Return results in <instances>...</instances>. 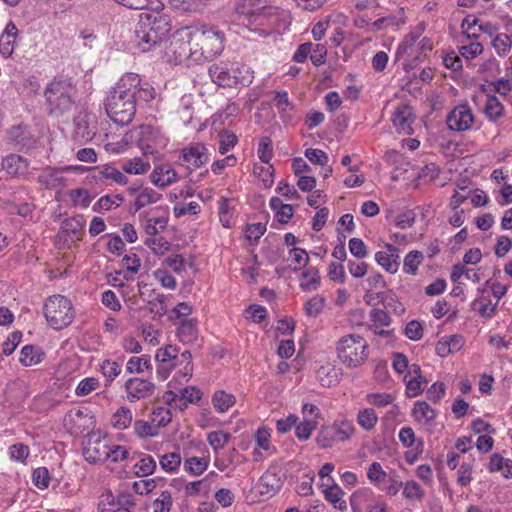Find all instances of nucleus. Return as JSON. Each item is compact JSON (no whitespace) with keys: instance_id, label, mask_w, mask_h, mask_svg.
I'll list each match as a JSON object with an SVG mask.
<instances>
[{"instance_id":"nucleus-1","label":"nucleus","mask_w":512,"mask_h":512,"mask_svg":"<svg viewBox=\"0 0 512 512\" xmlns=\"http://www.w3.org/2000/svg\"><path fill=\"white\" fill-rule=\"evenodd\" d=\"M224 46V32L212 25L183 28L171 42L177 58L194 62L213 60L223 52Z\"/></svg>"},{"instance_id":"nucleus-2","label":"nucleus","mask_w":512,"mask_h":512,"mask_svg":"<svg viewBox=\"0 0 512 512\" xmlns=\"http://www.w3.org/2000/svg\"><path fill=\"white\" fill-rule=\"evenodd\" d=\"M163 4L156 1L151 10L142 12L135 30V45L142 52H148L161 44L171 31L170 17L163 13Z\"/></svg>"},{"instance_id":"nucleus-3","label":"nucleus","mask_w":512,"mask_h":512,"mask_svg":"<svg viewBox=\"0 0 512 512\" xmlns=\"http://www.w3.org/2000/svg\"><path fill=\"white\" fill-rule=\"evenodd\" d=\"M134 87V82L129 77L122 76L106 98L105 110L116 124L127 125L133 120L136 113Z\"/></svg>"},{"instance_id":"nucleus-4","label":"nucleus","mask_w":512,"mask_h":512,"mask_svg":"<svg viewBox=\"0 0 512 512\" xmlns=\"http://www.w3.org/2000/svg\"><path fill=\"white\" fill-rule=\"evenodd\" d=\"M77 88L70 78H54L44 89L48 114L59 118L68 114L75 105Z\"/></svg>"},{"instance_id":"nucleus-5","label":"nucleus","mask_w":512,"mask_h":512,"mask_svg":"<svg viewBox=\"0 0 512 512\" xmlns=\"http://www.w3.org/2000/svg\"><path fill=\"white\" fill-rule=\"evenodd\" d=\"M237 20L243 25H265L278 14V9L268 5V0H236Z\"/></svg>"},{"instance_id":"nucleus-6","label":"nucleus","mask_w":512,"mask_h":512,"mask_svg":"<svg viewBox=\"0 0 512 512\" xmlns=\"http://www.w3.org/2000/svg\"><path fill=\"white\" fill-rule=\"evenodd\" d=\"M339 360L349 368L361 366L368 358V344L358 334L341 337L336 345Z\"/></svg>"},{"instance_id":"nucleus-7","label":"nucleus","mask_w":512,"mask_h":512,"mask_svg":"<svg viewBox=\"0 0 512 512\" xmlns=\"http://www.w3.org/2000/svg\"><path fill=\"white\" fill-rule=\"evenodd\" d=\"M44 315L48 324L55 330L69 326L75 312L71 301L63 295L50 296L44 303Z\"/></svg>"},{"instance_id":"nucleus-8","label":"nucleus","mask_w":512,"mask_h":512,"mask_svg":"<svg viewBox=\"0 0 512 512\" xmlns=\"http://www.w3.org/2000/svg\"><path fill=\"white\" fill-rule=\"evenodd\" d=\"M355 433L352 422L343 420L321 427L316 442L322 448H331L335 443L349 440Z\"/></svg>"},{"instance_id":"nucleus-9","label":"nucleus","mask_w":512,"mask_h":512,"mask_svg":"<svg viewBox=\"0 0 512 512\" xmlns=\"http://www.w3.org/2000/svg\"><path fill=\"white\" fill-rule=\"evenodd\" d=\"M131 138L135 140L144 155L157 153L166 145V139L150 125H141L133 129Z\"/></svg>"},{"instance_id":"nucleus-10","label":"nucleus","mask_w":512,"mask_h":512,"mask_svg":"<svg viewBox=\"0 0 512 512\" xmlns=\"http://www.w3.org/2000/svg\"><path fill=\"white\" fill-rule=\"evenodd\" d=\"M211 80L221 87H233L237 85L245 86L244 80H240L238 77L239 70L231 71L225 63H215L208 69Z\"/></svg>"},{"instance_id":"nucleus-11","label":"nucleus","mask_w":512,"mask_h":512,"mask_svg":"<svg viewBox=\"0 0 512 512\" xmlns=\"http://www.w3.org/2000/svg\"><path fill=\"white\" fill-rule=\"evenodd\" d=\"M96 117L86 111H80L74 118V137L80 142L92 140L96 135Z\"/></svg>"},{"instance_id":"nucleus-12","label":"nucleus","mask_w":512,"mask_h":512,"mask_svg":"<svg viewBox=\"0 0 512 512\" xmlns=\"http://www.w3.org/2000/svg\"><path fill=\"white\" fill-rule=\"evenodd\" d=\"M474 116L468 105H458L447 116L446 124L452 131L463 132L472 127Z\"/></svg>"},{"instance_id":"nucleus-13","label":"nucleus","mask_w":512,"mask_h":512,"mask_svg":"<svg viewBox=\"0 0 512 512\" xmlns=\"http://www.w3.org/2000/svg\"><path fill=\"white\" fill-rule=\"evenodd\" d=\"M125 389L128 401L133 403L152 397L155 392V385L148 380L135 377L126 381Z\"/></svg>"},{"instance_id":"nucleus-14","label":"nucleus","mask_w":512,"mask_h":512,"mask_svg":"<svg viewBox=\"0 0 512 512\" xmlns=\"http://www.w3.org/2000/svg\"><path fill=\"white\" fill-rule=\"evenodd\" d=\"M109 439L96 437L89 439L83 455L89 463H103L109 459Z\"/></svg>"},{"instance_id":"nucleus-15","label":"nucleus","mask_w":512,"mask_h":512,"mask_svg":"<svg viewBox=\"0 0 512 512\" xmlns=\"http://www.w3.org/2000/svg\"><path fill=\"white\" fill-rule=\"evenodd\" d=\"M76 167L67 166L64 168H44L38 176V183L47 189H59L66 186V179L63 173L75 170Z\"/></svg>"},{"instance_id":"nucleus-16","label":"nucleus","mask_w":512,"mask_h":512,"mask_svg":"<svg viewBox=\"0 0 512 512\" xmlns=\"http://www.w3.org/2000/svg\"><path fill=\"white\" fill-rule=\"evenodd\" d=\"M8 140L20 150H29L36 144V139L27 125L18 124L7 130Z\"/></svg>"},{"instance_id":"nucleus-17","label":"nucleus","mask_w":512,"mask_h":512,"mask_svg":"<svg viewBox=\"0 0 512 512\" xmlns=\"http://www.w3.org/2000/svg\"><path fill=\"white\" fill-rule=\"evenodd\" d=\"M182 160L189 171L199 168L209 160L207 149L203 144L196 143L182 151Z\"/></svg>"},{"instance_id":"nucleus-18","label":"nucleus","mask_w":512,"mask_h":512,"mask_svg":"<svg viewBox=\"0 0 512 512\" xmlns=\"http://www.w3.org/2000/svg\"><path fill=\"white\" fill-rule=\"evenodd\" d=\"M415 116L412 107L407 104H400L393 113L392 122L398 133L411 135L413 133L412 124Z\"/></svg>"},{"instance_id":"nucleus-19","label":"nucleus","mask_w":512,"mask_h":512,"mask_svg":"<svg viewBox=\"0 0 512 512\" xmlns=\"http://www.w3.org/2000/svg\"><path fill=\"white\" fill-rule=\"evenodd\" d=\"M201 391L194 387H185L180 390L179 394L173 391H167L164 394V398L168 403H175V406L183 409L188 403H194L201 399Z\"/></svg>"},{"instance_id":"nucleus-20","label":"nucleus","mask_w":512,"mask_h":512,"mask_svg":"<svg viewBox=\"0 0 512 512\" xmlns=\"http://www.w3.org/2000/svg\"><path fill=\"white\" fill-rule=\"evenodd\" d=\"M1 166L8 175L19 178L27 175L30 163L21 155L12 153L2 159Z\"/></svg>"},{"instance_id":"nucleus-21","label":"nucleus","mask_w":512,"mask_h":512,"mask_svg":"<svg viewBox=\"0 0 512 512\" xmlns=\"http://www.w3.org/2000/svg\"><path fill=\"white\" fill-rule=\"evenodd\" d=\"M123 76L129 77L134 82L133 98L136 105L141 102H149L155 98V89L149 83H142L139 75L127 73Z\"/></svg>"},{"instance_id":"nucleus-22","label":"nucleus","mask_w":512,"mask_h":512,"mask_svg":"<svg viewBox=\"0 0 512 512\" xmlns=\"http://www.w3.org/2000/svg\"><path fill=\"white\" fill-rule=\"evenodd\" d=\"M282 485V476L275 471L268 470L260 478L258 489L261 495L272 496L281 489Z\"/></svg>"},{"instance_id":"nucleus-23","label":"nucleus","mask_w":512,"mask_h":512,"mask_svg":"<svg viewBox=\"0 0 512 512\" xmlns=\"http://www.w3.org/2000/svg\"><path fill=\"white\" fill-rule=\"evenodd\" d=\"M18 28L14 22L10 21L0 36V53L5 58L10 57L15 49L18 37Z\"/></svg>"},{"instance_id":"nucleus-24","label":"nucleus","mask_w":512,"mask_h":512,"mask_svg":"<svg viewBox=\"0 0 512 512\" xmlns=\"http://www.w3.org/2000/svg\"><path fill=\"white\" fill-rule=\"evenodd\" d=\"M92 178L97 182L111 180L120 185H126L128 178L118 169L110 165L94 168Z\"/></svg>"},{"instance_id":"nucleus-25","label":"nucleus","mask_w":512,"mask_h":512,"mask_svg":"<svg viewBox=\"0 0 512 512\" xmlns=\"http://www.w3.org/2000/svg\"><path fill=\"white\" fill-rule=\"evenodd\" d=\"M150 178L155 186L164 188L177 181V173L169 165L161 164L155 167Z\"/></svg>"},{"instance_id":"nucleus-26","label":"nucleus","mask_w":512,"mask_h":512,"mask_svg":"<svg viewBox=\"0 0 512 512\" xmlns=\"http://www.w3.org/2000/svg\"><path fill=\"white\" fill-rule=\"evenodd\" d=\"M316 376L323 387L334 386L340 379L339 370L331 363L320 366L316 372Z\"/></svg>"},{"instance_id":"nucleus-27","label":"nucleus","mask_w":512,"mask_h":512,"mask_svg":"<svg viewBox=\"0 0 512 512\" xmlns=\"http://www.w3.org/2000/svg\"><path fill=\"white\" fill-rule=\"evenodd\" d=\"M177 335L181 342L193 343L198 338L197 321L195 319H184L180 322Z\"/></svg>"},{"instance_id":"nucleus-28","label":"nucleus","mask_w":512,"mask_h":512,"mask_svg":"<svg viewBox=\"0 0 512 512\" xmlns=\"http://www.w3.org/2000/svg\"><path fill=\"white\" fill-rule=\"evenodd\" d=\"M412 415L421 423H429L436 417V411L425 401H418L414 404Z\"/></svg>"},{"instance_id":"nucleus-29","label":"nucleus","mask_w":512,"mask_h":512,"mask_svg":"<svg viewBox=\"0 0 512 512\" xmlns=\"http://www.w3.org/2000/svg\"><path fill=\"white\" fill-rule=\"evenodd\" d=\"M400 256L396 254H388V252L378 251L375 254V260L378 265L383 267L387 272L394 274L398 271Z\"/></svg>"},{"instance_id":"nucleus-30","label":"nucleus","mask_w":512,"mask_h":512,"mask_svg":"<svg viewBox=\"0 0 512 512\" xmlns=\"http://www.w3.org/2000/svg\"><path fill=\"white\" fill-rule=\"evenodd\" d=\"M211 489L210 481L207 477L201 480L188 482L184 484V493L188 497H197L207 495Z\"/></svg>"},{"instance_id":"nucleus-31","label":"nucleus","mask_w":512,"mask_h":512,"mask_svg":"<svg viewBox=\"0 0 512 512\" xmlns=\"http://www.w3.org/2000/svg\"><path fill=\"white\" fill-rule=\"evenodd\" d=\"M84 222L82 217L66 219L62 223L63 232L72 235V241H79L82 238Z\"/></svg>"},{"instance_id":"nucleus-32","label":"nucleus","mask_w":512,"mask_h":512,"mask_svg":"<svg viewBox=\"0 0 512 512\" xmlns=\"http://www.w3.org/2000/svg\"><path fill=\"white\" fill-rule=\"evenodd\" d=\"M504 106L496 96H489L484 106V113L492 122H497L503 116Z\"/></svg>"},{"instance_id":"nucleus-33","label":"nucleus","mask_w":512,"mask_h":512,"mask_svg":"<svg viewBox=\"0 0 512 512\" xmlns=\"http://www.w3.org/2000/svg\"><path fill=\"white\" fill-rule=\"evenodd\" d=\"M44 353L37 347L26 345L21 350L20 362L24 366H32L43 360Z\"/></svg>"},{"instance_id":"nucleus-34","label":"nucleus","mask_w":512,"mask_h":512,"mask_svg":"<svg viewBox=\"0 0 512 512\" xmlns=\"http://www.w3.org/2000/svg\"><path fill=\"white\" fill-rule=\"evenodd\" d=\"M209 465V459L206 457H189L184 461V469L193 476H199L204 473Z\"/></svg>"},{"instance_id":"nucleus-35","label":"nucleus","mask_w":512,"mask_h":512,"mask_svg":"<svg viewBox=\"0 0 512 512\" xmlns=\"http://www.w3.org/2000/svg\"><path fill=\"white\" fill-rule=\"evenodd\" d=\"M320 285V275L317 269L309 268L302 273L300 288L303 291H314Z\"/></svg>"},{"instance_id":"nucleus-36","label":"nucleus","mask_w":512,"mask_h":512,"mask_svg":"<svg viewBox=\"0 0 512 512\" xmlns=\"http://www.w3.org/2000/svg\"><path fill=\"white\" fill-rule=\"evenodd\" d=\"M162 198V195L151 188H143L135 199L136 211L143 207L156 203Z\"/></svg>"},{"instance_id":"nucleus-37","label":"nucleus","mask_w":512,"mask_h":512,"mask_svg":"<svg viewBox=\"0 0 512 512\" xmlns=\"http://www.w3.org/2000/svg\"><path fill=\"white\" fill-rule=\"evenodd\" d=\"M150 169V163L139 157L129 159L122 165V170L131 175H142Z\"/></svg>"},{"instance_id":"nucleus-38","label":"nucleus","mask_w":512,"mask_h":512,"mask_svg":"<svg viewBox=\"0 0 512 512\" xmlns=\"http://www.w3.org/2000/svg\"><path fill=\"white\" fill-rule=\"evenodd\" d=\"M323 492L325 499L332 503L335 508L339 510L346 509V502L342 499L344 493L338 485L328 486Z\"/></svg>"},{"instance_id":"nucleus-39","label":"nucleus","mask_w":512,"mask_h":512,"mask_svg":"<svg viewBox=\"0 0 512 512\" xmlns=\"http://www.w3.org/2000/svg\"><path fill=\"white\" fill-rule=\"evenodd\" d=\"M424 255L418 250L409 252L403 261V271L406 274L415 275L419 265L422 263Z\"/></svg>"},{"instance_id":"nucleus-40","label":"nucleus","mask_w":512,"mask_h":512,"mask_svg":"<svg viewBox=\"0 0 512 512\" xmlns=\"http://www.w3.org/2000/svg\"><path fill=\"white\" fill-rule=\"evenodd\" d=\"M491 44L499 57H505L511 50L512 39L505 33H497Z\"/></svg>"},{"instance_id":"nucleus-41","label":"nucleus","mask_w":512,"mask_h":512,"mask_svg":"<svg viewBox=\"0 0 512 512\" xmlns=\"http://www.w3.org/2000/svg\"><path fill=\"white\" fill-rule=\"evenodd\" d=\"M133 420L132 411L128 407H120L112 415V425L120 430L126 429L130 426Z\"/></svg>"},{"instance_id":"nucleus-42","label":"nucleus","mask_w":512,"mask_h":512,"mask_svg":"<svg viewBox=\"0 0 512 512\" xmlns=\"http://www.w3.org/2000/svg\"><path fill=\"white\" fill-rule=\"evenodd\" d=\"M378 422V416L372 408L359 410L357 414V423L366 431L372 430Z\"/></svg>"},{"instance_id":"nucleus-43","label":"nucleus","mask_w":512,"mask_h":512,"mask_svg":"<svg viewBox=\"0 0 512 512\" xmlns=\"http://www.w3.org/2000/svg\"><path fill=\"white\" fill-rule=\"evenodd\" d=\"M212 403L216 410L223 413L235 403V397L223 390H219L214 393Z\"/></svg>"},{"instance_id":"nucleus-44","label":"nucleus","mask_w":512,"mask_h":512,"mask_svg":"<svg viewBox=\"0 0 512 512\" xmlns=\"http://www.w3.org/2000/svg\"><path fill=\"white\" fill-rule=\"evenodd\" d=\"M422 32H423L422 25H419L414 31L410 32L398 46L396 56L400 57V56L408 53L409 50H411L413 48L414 44L419 39Z\"/></svg>"},{"instance_id":"nucleus-45","label":"nucleus","mask_w":512,"mask_h":512,"mask_svg":"<svg viewBox=\"0 0 512 512\" xmlns=\"http://www.w3.org/2000/svg\"><path fill=\"white\" fill-rule=\"evenodd\" d=\"M156 467L154 458L151 455H145L134 465L135 474L138 477L148 476L154 473Z\"/></svg>"},{"instance_id":"nucleus-46","label":"nucleus","mask_w":512,"mask_h":512,"mask_svg":"<svg viewBox=\"0 0 512 512\" xmlns=\"http://www.w3.org/2000/svg\"><path fill=\"white\" fill-rule=\"evenodd\" d=\"M159 464L165 472L173 473L181 465V456L176 452L166 453L160 457Z\"/></svg>"},{"instance_id":"nucleus-47","label":"nucleus","mask_w":512,"mask_h":512,"mask_svg":"<svg viewBox=\"0 0 512 512\" xmlns=\"http://www.w3.org/2000/svg\"><path fill=\"white\" fill-rule=\"evenodd\" d=\"M171 7L181 13H193L202 9L200 0H169Z\"/></svg>"},{"instance_id":"nucleus-48","label":"nucleus","mask_w":512,"mask_h":512,"mask_svg":"<svg viewBox=\"0 0 512 512\" xmlns=\"http://www.w3.org/2000/svg\"><path fill=\"white\" fill-rule=\"evenodd\" d=\"M168 223V216L154 217L147 220L145 231L148 235L154 236L162 232Z\"/></svg>"},{"instance_id":"nucleus-49","label":"nucleus","mask_w":512,"mask_h":512,"mask_svg":"<svg viewBox=\"0 0 512 512\" xmlns=\"http://www.w3.org/2000/svg\"><path fill=\"white\" fill-rule=\"evenodd\" d=\"M134 432L139 436V437H154L156 435H158V431L156 429V425H154L151 422H148V421H144V420H136L134 422Z\"/></svg>"},{"instance_id":"nucleus-50","label":"nucleus","mask_w":512,"mask_h":512,"mask_svg":"<svg viewBox=\"0 0 512 512\" xmlns=\"http://www.w3.org/2000/svg\"><path fill=\"white\" fill-rule=\"evenodd\" d=\"M178 352L175 346L167 345L157 351L155 358L159 363H175V360H178Z\"/></svg>"},{"instance_id":"nucleus-51","label":"nucleus","mask_w":512,"mask_h":512,"mask_svg":"<svg viewBox=\"0 0 512 512\" xmlns=\"http://www.w3.org/2000/svg\"><path fill=\"white\" fill-rule=\"evenodd\" d=\"M172 420L171 411L164 407H158L154 409L152 413V423L156 425V429L158 430L160 427H165Z\"/></svg>"},{"instance_id":"nucleus-52","label":"nucleus","mask_w":512,"mask_h":512,"mask_svg":"<svg viewBox=\"0 0 512 512\" xmlns=\"http://www.w3.org/2000/svg\"><path fill=\"white\" fill-rule=\"evenodd\" d=\"M325 306V298L316 295L305 303V313L310 317L318 316Z\"/></svg>"},{"instance_id":"nucleus-53","label":"nucleus","mask_w":512,"mask_h":512,"mask_svg":"<svg viewBox=\"0 0 512 512\" xmlns=\"http://www.w3.org/2000/svg\"><path fill=\"white\" fill-rule=\"evenodd\" d=\"M101 371L108 383H111L121 372V366L111 360H104L101 364Z\"/></svg>"},{"instance_id":"nucleus-54","label":"nucleus","mask_w":512,"mask_h":512,"mask_svg":"<svg viewBox=\"0 0 512 512\" xmlns=\"http://www.w3.org/2000/svg\"><path fill=\"white\" fill-rule=\"evenodd\" d=\"M171 506L172 496L168 491H163L152 503L153 512H170Z\"/></svg>"},{"instance_id":"nucleus-55","label":"nucleus","mask_w":512,"mask_h":512,"mask_svg":"<svg viewBox=\"0 0 512 512\" xmlns=\"http://www.w3.org/2000/svg\"><path fill=\"white\" fill-rule=\"evenodd\" d=\"M369 404L381 408L386 407L394 401V397L388 393H370L366 396Z\"/></svg>"},{"instance_id":"nucleus-56","label":"nucleus","mask_w":512,"mask_h":512,"mask_svg":"<svg viewBox=\"0 0 512 512\" xmlns=\"http://www.w3.org/2000/svg\"><path fill=\"white\" fill-rule=\"evenodd\" d=\"M127 371L129 373H141L150 368V360L145 357H132L127 362Z\"/></svg>"},{"instance_id":"nucleus-57","label":"nucleus","mask_w":512,"mask_h":512,"mask_svg":"<svg viewBox=\"0 0 512 512\" xmlns=\"http://www.w3.org/2000/svg\"><path fill=\"white\" fill-rule=\"evenodd\" d=\"M258 156L263 163H269L273 157L272 141L269 137H262L258 146Z\"/></svg>"},{"instance_id":"nucleus-58","label":"nucleus","mask_w":512,"mask_h":512,"mask_svg":"<svg viewBox=\"0 0 512 512\" xmlns=\"http://www.w3.org/2000/svg\"><path fill=\"white\" fill-rule=\"evenodd\" d=\"M231 201L226 198H221L219 201V218L222 225L226 228L231 227Z\"/></svg>"},{"instance_id":"nucleus-59","label":"nucleus","mask_w":512,"mask_h":512,"mask_svg":"<svg viewBox=\"0 0 512 512\" xmlns=\"http://www.w3.org/2000/svg\"><path fill=\"white\" fill-rule=\"evenodd\" d=\"M317 422L314 420H304L296 425V436L299 440H307L316 429Z\"/></svg>"},{"instance_id":"nucleus-60","label":"nucleus","mask_w":512,"mask_h":512,"mask_svg":"<svg viewBox=\"0 0 512 512\" xmlns=\"http://www.w3.org/2000/svg\"><path fill=\"white\" fill-rule=\"evenodd\" d=\"M230 436L223 431H213L207 436V441L214 450H219L228 442Z\"/></svg>"},{"instance_id":"nucleus-61","label":"nucleus","mask_w":512,"mask_h":512,"mask_svg":"<svg viewBox=\"0 0 512 512\" xmlns=\"http://www.w3.org/2000/svg\"><path fill=\"white\" fill-rule=\"evenodd\" d=\"M124 201V198L117 194V195H105V196H102L98 202H97V206L99 207V209H102V210H110L112 209L113 207H118L120 206Z\"/></svg>"},{"instance_id":"nucleus-62","label":"nucleus","mask_w":512,"mask_h":512,"mask_svg":"<svg viewBox=\"0 0 512 512\" xmlns=\"http://www.w3.org/2000/svg\"><path fill=\"white\" fill-rule=\"evenodd\" d=\"M50 482V474L46 467H39L33 472V483L39 489H45Z\"/></svg>"},{"instance_id":"nucleus-63","label":"nucleus","mask_w":512,"mask_h":512,"mask_svg":"<svg viewBox=\"0 0 512 512\" xmlns=\"http://www.w3.org/2000/svg\"><path fill=\"white\" fill-rule=\"evenodd\" d=\"M219 137V152L221 154L227 153L237 143V137L232 132L224 131Z\"/></svg>"},{"instance_id":"nucleus-64","label":"nucleus","mask_w":512,"mask_h":512,"mask_svg":"<svg viewBox=\"0 0 512 512\" xmlns=\"http://www.w3.org/2000/svg\"><path fill=\"white\" fill-rule=\"evenodd\" d=\"M99 386L98 379L94 377H88L80 381L76 388V394L78 396H85L96 390Z\"/></svg>"}]
</instances>
